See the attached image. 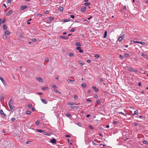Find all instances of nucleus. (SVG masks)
Masks as SVG:
<instances>
[{
	"instance_id": "58",
	"label": "nucleus",
	"mask_w": 148,
	"mask_h": 148,
	"mask_svg": "<svg viewBox=\"0 0 148 148\" xmlns=\"http://www.w3.org/2000/svg\"><path fill=\"white\" fill-rule=\"evenodd\" d=\"M138 86H142L141 83L140 82H139L138 84Z\"/></svg>"
},
{
	"instance_id": "38",
	"label": "nucleus",
	"mask_w": 148,
	"mask_h": 148,
	"mask_svg": "<svg viewBox=\"0 0 148 148\" xmlns=\"http://www.w3.org/2000/svg\"><path fill=\"white\" fill-rule=\"evenodd\" d=\"M97 103L99 105L101 104V102L99 100H97L96 101Z\"/></svg>"
},
{
	"instance_id": "8",
	"label": "nucleus",
	"mask_w": 148,
	"mask_h": 148,
	"mask_svg": "<svg viewBox=\"0 0 148 148\" xmlns=\"http://www.w3.org/2000/svg\"><path fill=\"white\" fill-rule=\"evenodd\" d=\"M76 49L78 50L79 52L80 53H82L83 52V50L81 49V48L80 47H76Z\"/></svg>"
},
{
	"instance_id": "22",
	"label": "nucleus",
	"mask_w": 148,
	"mask_h": 148,
	"mask_svg": "<svg viewBox=\"0 0 148 148\" xmlns=\"http://www.w3.org/2000/svg\"><path fill=\"white\" fill-rule=\"evenodd\" d=\"M75 81V80H71L69 79H68L67 80V82H73Z\"/></svg>"
},
{
	"instance_id": "44",
	"label": "nucleus",
	"mask_w": 148,
	"mask_h": 148,
	"mask_svg": "<svg viewBox=\"0 0 148 148\" xmlns=\"http://www.w3.org/2000/svg\"><path fill=\"white\" fill-rule=\"evenodd\" d=\"M119 58L121 60L123 59V57L121 55H120L119 56Z\"/></svg>"
},
{
	"instance_id": "3",
	"label": "nucleus",
	"mask_w": 148,
	"mask_h": 148,
	"mask_svg": "<svg viewBox=\"0 0 148 148\" xmlns=\"http://www.w3.org/2000/svg\"><path fill=\"white\" fill-rule=\"evenodd\" d=\"M138 113V111L136 110L134 111V113H133L132 111L130 110V115L132 114V115H134L135 114H137Z\"/></svg>"
},
{
	"instance_id": "51",
	"label": "nucleus",
	"mask_w": 148,
	"mask_h": 148,
	"mask_svg": "<svg viewBox=\"0 0 148 148\" xmlns=\"http://www.w3.org/2000/svg\"><path fill=\"white\" fill-rule=\"evenodd\" d=\"M32 41L33 42H35L36 41V39L35 38H32Z\"/></svg>"
},
{
	"instance_id": "56",
	"label": "nucleus",
	"mask_w": 148,
	"mask_h": 148,
	"mask_svg": "<svg viewBox=\"0 0 148 148\" xmlns=\"http://www.w3.org/2000/svg\"><path fill=\"white\" fill-rule=\"evenodd\" d=\"M134 71V69L132 68H130V71L133 72Z\"/></svg>"
},
{
	"instance_id": "32",
	"label": "nucleus",
	"mask_w": 148,
	"mask_h": 148,
	"mask_svg": "<svg viewBox=\"0 0 148 148\" xmlns=\"http://www.w3.org/2000/svg\"><path fill=\"white\" fill-rule=\"evenodd\" d=\"M31 112L30 111L28 110V111H27L26 112V114H27L29 115V114H31Z\"/></svg>"
},
{
	"instance_id": "40",
	"label": "nucleus",
	"mask_w": 148,
	"mask_h": 148,
	"mask_svg": "<svg viewBox=\"0 0 148 148\" xmlns=\"http://www.w3.org/2000/svg\"><path fill=\"white\" fill-rule=\"evenodd\" d=\"M82 86L83 88H84L86 86V85L85 84H82Z\"/></svg>"
},
{
	"instance_id": "36",
	"label": "nucleus",
	"mask_w": 148,
	"mask_h": 148,
	"mask_svg": "<svg viewBox=\"0 0 148 148\" xmlns=\"http://www.w3.org/2000/svg\"><path fill=\"white\" fill-rule=\"evenodd\" d=\"M122 39H123L122 37V36H121L118 39V40L120 42L121 41Z\"/></svg>"
},
{
	"instance_id": "49",
	"label": "nucleus",
	"mask_w": 148,
	"mask_h": 148,
	"mask_svg": "<svg viewBox=\"0 0 148 148\" xmlns=\"http://www.w3.org/2000/svg\"><path fill=\"white\" fill-rule=\"evenodd\" d=\"M88 127H89V128L91 129H93V127L92 126H91L90 125H89Z\"/></svg>"
},
{
	"instance_id": "15",
	"label": "nucleus",
	"mask_w": 148,
	"mask_h": 148,
	"mask_svg": "<svg viewBox=\"0 0 148 148\" xmlns=\"http://www.w3.org/2000/svg\"><path fill=\"white\" fill-rule=\"evenodd\" d=\"M86 7H84L82 8L81 9V11L82 12H84L86 10Z\"/></svg>"
},
{
	"instance_id": "42",
	"label": "nucleus",
	"mask_w": 148,
	"mask_h": 148,
	"mask_svg": "<svg viewBox=\"0 0 148 148\" xmlns=\"http://www.w3.org/2000/svg\"><path fill=\"white\" fill-rule=\"evenodd\" d=\"M54 90H55V92L57 93H60V94L61 93L58 90H57L56 89H55Z\"/></svg>"
},
{
	"instance_id": "7",
	"label": "nucleus",
	"mask_w": 148,
	"mask_h": 148,
	"mask_svg": "<svg viewBox=\"0 0 148 148\" xmlns=\"http://www.w3.org/2000/svg\"><path fill=\"white\" fill-rule=\"evenodd\" d=\"M0 79L1 80L2 82L4 84V85L5 86L6 85V83L5 82V81H4V79L1 76H0Z\"/></svg>"
},
{
	"instance_id": "37",
	"label": "nucleus",
	"mask_w": 148,
	"mask_h": 148,
	"mask_svg": "<svg viewBox=\"0 0 148 148\" xmlns=\"http://www.w3.org/2000/svg\"><path fill=\"white\" fill-rule=\"evenodd\" d=\"M81 62V61L80 60H79L78 61V62L79 63V64H80L81 65V66L83 65L84 64L82 62Z\"/></svg>"
},
{
	"instance_id": "61",
	"label": "nucleus",
	"mask_w": 148,
	"mask_h": 148,
	"mask_svg": "<svg viewBox=\"0 0 148 148\" xmlns=\"http://www.w3.org/2000/svg\"><path fill=\"white\" fill-rule=\"evenodd\" d=\"M20 38H23L24 37V36L22 35H21L20 36Z\"/></svg>"
},
{
	"instance_id": "54",
	"label": "nucleus",
	"mask_w": 148,
	"mask_h": 148,
	"mask_svg": "<svg viewBox=\"0 0 148 148\" xmlns=\"http://www.w3.org/2000/svg\"><path fill=\"white\" fill-rule=\"evenodd\" d=\"M5 21V19L4 18L1 21V22L2 23H4Z\"/></svg>"
},
{
	"instance_id": "6",
	"label": "nucleus",
	"mask_w": 148,
	"mask_h": 148,
	"mask_svg": "<svg viewBox=\"0 0 148 148\" xmlns=\"http://www.w3.org/2000/svg\"><path fill=\"white\" fill-rule=\"evenodd\" d=\"M36 79L40 82H43V80L42 78L40 77H37Z\"/></svg>"
},
{
	"instance_id": "23",
	"label": "nucleus",
	"mask_w": 148,
	"mask_h": 148,
	"mask_svg": "<svg viewBox=\"0 0 148 148\" xmlns=\"http://www.w3.org/2000/svg\"><path fill=\"white\" fill-rule=\"evenodd\" d=\"M143 143L145 144H147L148 143V142L146 140H144L143 141Z\"/></svg>"
},
{
	"instance_id": "46",
	"label": "nucleus",
	"mask_w": 148,
	"mask_h": 148,
	"mask_svg": "<svg viewBox=\"0 0 148 148\" xmlns=\"http://www.w3.org/2000/svg\"><path fill=\"white\" fill-rule=\"evenodd\" d=\"M15 120V118L14 117H13V118H12L11 119V121L12 122H13Z\"/></svg>"
},
{
	"instance_id": "50",
	"label": "nucleus",
	"mask_w": 148,
	"mask_h": 148,
	"mask_svg": "<svg viewBox=\"0 0 148 148\" xmlns=\"http://www.w3.org/2000/svg\"><path fill=\"white\" fill-rule=\"evenodd\" d=\"M66 115L68 117H69L71 116L70 114H66Z\"/></svg>"
},
{
	"instance_id": "63",
	"label": "nucleus",
	"mask_w": 148,
	"mask_h": 148,
	"mask_svg": "<svg viewBox=\"0 0 148 148\" xmlns=\"http://www.w3.org/2000/svg\"><path fill=\"white\" fill-rule=\"evenodd\" d=\"M99 57V56L98 55H96L95 56V57L96 58H98Z\"/></svg>"
},
{
	"instance_id": "25",
	"label": "nucleus",
	"mask_w": 148,
	"mask_h": 148,
	"mask_svg": "<svg viewBox=\"0 0 148 148\" xmlns=\"http://www.w3.org/2000/svg\"><path fill=\"white\" fill-rule=\"evenodd\" d=\"M107 36V32L106 31L104 32V38H106Z\"/></svg>"
},
{
	"instance_id": "20",
	"label": "nucleus",
	"mask_w": 148,
	"mask_h": 148,
	"mask_svg": "<svg viewBox=\"0 0 148 148\" xmlns=\"http://www.w3.org/2000/svg\"><path fill=\"white\" fill-rule=\"evenodd\" d=\"M3 28L4 30H6L7 29V26L5 24H3Z\"/></svg>"
},
{
	"instance_id": "29",
	"label": "nucleus",
	"mask_w": 148,
	"mask_h": 148,
	"mask_svg": "<svg viewBox=\"0 0 148 148\" xmlns=\"http://www.w3.org/2000/svg\"><path fill=\"white\" fill-rule=\"evenodd\" d=\"M74 99L75 100H76L77 99H78V97H77V95H74Z\"/></svg>"
},
{
	"instance_id": "53",
	"label": "nucleus",
	"mask_w": 148,
	"mask_h": 148,
	"mask_svg": "<svg viewBox=\"0 0 148 148\" xmlns=\"http://www.w3.org/2000/svg\"><path fill=\"white\" fill-rule=\"evenodd\" d=\"M31 142H32V141H27L26 142V143L27 144H30Z\"/></svg>"
},
{
	"instance_id": "34",
	"label": "nucleus",
	"mask_w": 148,
	"mask_h": 148,
	"mask_svg": "<svg viewBox=\"0 0 148 148\" xmlns=\"http://www.w3.org/2000/svg\"><path fill=\"white\" fill-rule=\"evenodd\" d=\"M75 45L77 46H80L81 45V44L78 42H77L75 43Z\"/></svg>"
},
{
	"instance_id": "59",
	"label": "nucleus",
	"mask_w": 148,
	"mask_h": 148,
	"mask_svg": "<svg viewBox=\"0 0 148 148\" xmlns=\"http://www.w3.org/2000/svg\"><path fill=\"white\" fill-rule=\"evenodd\" d=\"M65 136L66 137H70L71 136L70 135H65Z\"/></svg>"
},
{
	"instance_id": "31",
	"label": "nucleus",
	"mask_w": 148,
	"mask_h": 148,
	"mask_svg": "<svg viewBox=\"0 0 148 148\" xmlns=\"http://www.w3.org/2000/svg\"><path fill=\"white\" fill-rule=\"evenodd\" d=\"M63 8L61 7H60L59 8V10L61 11V12H62L63 11Z\"/></svg>"
},
{
	"instance_id": "47",
	"label": "nucleus",
	"mask_w": 148,
	"mask_h": 148,
	"mask_svg": "<svg viewBox=\"0 0 148 148\" xmlns=\"http://www.w3.org/2000/svg\"><path fill=\"white\" fill-rule=\"evenodd\" d=\"M40 123V122L38 121H37L36 122V125H38Z\"/></svg>"
},
{
	"instance_id": "11",
	"label": "nucleus",
	"mask_w": 148,
	"mask_h": 148,
	"mask_svg": "<svg viewBox=\"0 0 148 148\" xmlns=\"http://www.w3.org/2000/svg\"><path fill=\"white\" fill-rule=\"evenodd\" d=\"M52 134V133H48L47 132H44L43 133V134L46 135H47L49 136H50L51 134Z\"/></svg>"
},
{
	"instance_id": "26",
	"label": "nucleus",
	"mask_w": 148,
	"mask_h": 148,
	"mask_svg": "<svg viewBox=\"0 0 148 148\" xmlns=\"http://www.w3.org/2000/svg\"><path fill=\"white\" fill-rule=\"evenodd\" d=\"M137 42H138V41H135L134 40H131V43L132 44H135V43H137Z\"/></svg>"
},
{
	"instance_id": "39",
	"label": "nucleus",
	"mask_w": 148,
	"mask_h": 148,
	"mask_svg": "<svg viewBox=\"0 0 148 148\" xmlns=\"http://www.w3.org/2000/svg\"><path fill=\"white\" fill-rule=\"evenodd\" d=\"M124 56L126 57H128L129 56V54L127 53H125Z\"/></svg>"
},
{
	"instance_id": "27",
	"label": "nucleus",
	"mask_w": 148,
	"mask_h": 148,
	"mask_svg": "<svg viewBox=\"0 0 148 148\" xmlns=\"http://www.w3.org/2000/svg\"><path fill=\"white\" fill-rule=\"evenodd\" d=\"M5 34L8 35L9 34H10V33L9 31H7L5 32Z\"/></svg>"
},
{
	"instance_id": "1",
	"label": "nucleus",
	"mask_w": 148,
	"mask_h": 148,
	"mask_svg": "<svg viewBox=\"0 0 148 148\" xmlns=\"http://www.w3.org/2000/svg\"><path fill=\"white\" fill-rule=\"evenodd\" d=\"M0 113L1 114L2 116V117L3 118L5 119L6 118V115L4 113L2 110H0Z\"/></svg>"
},
{
	"instance_id": "2",
	"label": "nucleus",
	"mask_w": 148,
	"mask_h": 148,
	"mask_svg": "<svg viewBox=\"0 0 148 148\" xmlns=\"http://www.w3.org/2000/svg\"><path fill=\"white\" fill-rule=\"evenodd\" d=\"M10 109V111L12 112H13L14 110V107L13 105H9Z\"/></svg>"
},
{
	"instance_id": "64",
	"label": "nucleus",
	"mask_w": 148,
	"mask_h": 148,
	"mask_svg": "<svg viewBox=\"0 0 148 148\" xmlns=\"http://www.w3.org/2000/svg\"><path fill=\"white\" fill-rule=\"evenodd\" d=\"M4 98V97L3 96H1V100H3Z\"/></svg>"
},
{
	"instance_id": "60",
	"label": "nucleus",
	"mask_w": 148,
	"mask_h": 148,
	"mask_svg": "<svg viewBox=\"0 0 148 148\" xmlns=\"http://www.w3.org/2000/svg\"><path fill=\"white\" fill-rule=\"evenodd\" d=\"M32 105L31 104H30L28 105V107L29 108H32Z\"/></svg>"
},
{
	"instance_id": "41",
	"label": "nucleus",
	"mask_w": 148,
	"mask_h": 148,
	"mask_svg": "<svg viewBox=\"0 0 148 148\" xmlns=\"http://www.w3.org/2000/svg\"><path fill=\"white\" fill-rule=\"evenodd\" d=\"M3 38L4 39H6L7 38V37L5 35H4L3 36Z\"/></svg>"
},
{
	"instance_id": "45",
	"label": "nucleus",
	"mask_w": 148,
	"mask_h": 148,
	"mask_svg": "<svg viewBox=\"0 0 148 148\" xmlns=\"http://www.w3.org/2000/svg\"><path fill=\"white\" fill-rule=\"evenodd\" d=\"M70 16L72 18H74L75 17V16L74 15L72 14V15H70Z\"/></svg>"
},
{
	"instance_id": "35",
	"label": "nucleus",
	"mask_w": 148,
	"mask_h": 148,
	"mask_svg": "<svg viewBox=\"0 0 148 148\" xmlns=\"http://www.w3.org/2000/svg\"><path fill=\"white\" fill-rule=\"evenodd\" d=\"M90 2H87L85 3L84 5L85 6H87L90 5Z\"/></svg>"
},
{
	"instance_id": "62",
	"label": "nucleus",
	"mask_w": 148,
	"mask_h": 148,
	"mask_svg": "<svg viewBox=\"0 0 148 148\" xmlns=\"http://www.w3.org/2000/svg\"><path fill=\"white\" fill-rule=\"evenodd\" d=\"M113 123L114 124H116L117 123V122L116 121H114L113 122Z\"/></svg>"
},
{
	"instance_id": "55",
	"label": "nucleus",
	"mask_w": 148,
	"mask_h": 148,
	"mask_svg": "<svg viewBox=\"0 0 148 148\" xmlns=\"http://www.w3.org/2000/svg\"><path fill=\"white\" fill-rule=\"evenodd\" d=\"M7 2L8 3H10L11 2V0H7Z\"/></svg>"
},
{
	"instance_id": "13",
	"label": "nucleus",
	"mask_w": 148,
	"mask_h": 148,
	"mask_svg": "<svg viewBox=\"0 0 148 148\" xmlns=\"http://www.w3.org/2000/svg\"><path fill=\"white\" fill-rule=\"evenodd\" d=\"M60 38L63 39H65L66 40H67L68 38V37H65L64 36H61Z\"/></svg>"
},
{
	"instance_id": "16",
	"label": "nucleus",
	"mask_w": 148,
	"mask_h": 148,
	"mask_svg": "<svg viewBox=\"0 0 148 148\" xmlns=\"http://www.w3.org/2000/svg\"><path fill=\"white\" fill-rule=\"evenodd\" d=\"M78 108V107L76 106H71L70 107V108H72V109H77V108Z\"/></svg>"
},
{
	"instance_id": "43",
	"label": "nucleus",
	"mask_w": 148,
	"mask_h": 148,
	"mask_svg": "<svg viewBox=\"0 0 148 148\" xmlns=\"http://www.w3.org/2000/svg\"><path fill=\"white\" fill-rule=\"evenodd\" d=\"M49 19L50 21H52L53 20V18L51 17H49Z\"/></svg>"
},
{
	"instance_id": "12",
	"label": "nucleus",
	"mask_w": 148,
	"mask_h": 148,
	"mask_svg": "<svg viewBox=\"0 0 148 148\" xmlns=\"http://www.w3.org/2000/svg\"><path fill=\"white\" fill-rule=\"evenodd\" d=\"M27 7V5L22 6L21 7V10H23Z\"/></svg>"
},
{
	"instance_id": "52",
	"label": "nucleus",
	"mask_w": 148,
	"mask_h": 148,
	"mask_svg": "<svg viewBox=\"0 0 148 148\" xmlns=\"http://www.w3.org/2000/svg\"><path fill=\"white\" fill-rule=\"evenodd\" d=\"M139 117L140 118H141V119H143V118H145V117L142 116H140Z\"/></svg>"
},
{
	"instance_id": "9",
	"label": "nucleus",
	"mask_w": 148,
	"mask_h": 148,
	"mask_svg": "<svg viewBox=\"0 0 148 148\" xmlns=\"http://www.w3.org/2000/svg\"><path fill=\"white\" fill-rule=\"evenodd\" d=\"M12 12V10H10L6 14V15L7 16H9Z\"/></svg>"
},
{
	"instance_id": "48",
	"label": "nucleus",
	"mask_w": 148,
	"mask_h": 148,
	"mask_svg": "<svg viewBox=\"0 0 148 148\" xmlns=\"http://www.w3.org/2000/svg\"><path fill=\"white\" fill-rule=\"evenodd\" d=\"M100 145L101 146V148L105 146V145L102 144H100Z\"/></svg>"
},
{
	"instance_id": "28",
	"label": "nucleus",
	"mask_w": 148,
	"mask_h": 148,
	"mask_svg": "<svg viewBox=\"0 0 148 148\" xmlns=\"http://www.w3.org/2000/svg\"><path fill=\"white\" fill-rule=\"evenodd\" d=\"M75 30V28H72L70 30V31L71 32H74Z\"/></svg>"
},
{
	"instance_id": "24",
	"label": "nucleus",
	"mask_w": 148,
	"mask_h": 148,
	"mask_svg": "<svg viewBox=\"0 0 148 148\" xmlns=\"http://www.w3.org/2000/svg\"><path fill=\"white\" fill-rule=\"evenodd\" d=\"M42 90H45L47 89H49V88L48 87H43L42 88Z\"/></svg>"
},
{
	"instance_id": "18",
	"label": "nucleus",
	"mask_w": 148,
	"mask_h": 148,
	"mask_svg": "<svg viewBox=\"0 0 148 148\" xmlns=\"http://www.w3.org/2000/svg\"><path fill=\"white\" fill-rule=\"evenodd\" d=\"M70 21V20L69 19H63V22H69Z\"/></svg>"
},
{
	"instance_id": "19",
	"label": "nucleus",
	"mask_w": 148,
	"mask_h": 148,
	"mask_svg": "<svg viewBox=\"0 0 148 148\" xmlns=\"http://www.w3.org/2000/svg\"><path fill=\"white\" fill-rule=\"evenodd\" d=\"M137 43H138L141 44L142 45H145V42H137Z\"/></svg>"
},
{
	"instance_id": "10",
	"label": "nucleus",
	"mask_w": 148,
	"mask_h": 148,
	"mask_svg": "<svg viewBox=\"0 0 148 148\" xmlns=\"http://www.w3.org/2000/svg\"><path fill=\"white\" fill-rule=\"evenodd\" d=\"M92 88L93 89L95 90V91L96 92H98L99 91L98 89L95 86H92Z\"/></svg>"
},
{
	"instance_id": "30",
	"label": "nucleus",
	"mask_w": 148,
	"mask_h": 148,
	"mask_svg": "<svg viewBox=\"0 0 148 148\" xmlns=\"http://www.w3.org/2000/svg\"><path fill=\"white\" fill-rule=\"evenodd\" d=\"M49 61V59L47 57H45V61L46 62H48Z\"/></svg>"
},
{
	"instance_id": "57",
	"label": "nucleus",
	"mask_w": 148,
	"mask_h": 148,
	"mask_svg": "<svg viewBox=\"0 0 148 148\" xmlns=\"http://www.w3.org/2000/svg\"><path fill=\"white\" fill-rule=\"evenodd\" d=\"M86 62L88 63H90L91 62V61L89 60H87Z\"/></svg>"
},
{
	"instance_id": "17",
	"label": "nucleus",
	"mask_w": 148,
	"mask_h": 148,
	"mask_svg": "<svg viewBox=\"0 0 148 148\" xmlns=\"http://www.w3.org/2000/svg\"><path fill=\"white\" fill-rule=\"evenodd\" d=\"M68 104L69 105H77V104H76V103L75 102L74 103H68Z\"/></svg>"
},
{
	"instance_id": "4",
	"label": "nucleus",
	"mask_w": 148,
	"mask_h": 148,
	"mask_svg": "<svg viewBox=\"0 0 148 148\" xmlns=\"http://www.w3.org/2000/svg\"><path fill=\"white\" fill-rule=\"evenodd\" d=\"M14 104V102L12 99V98H11L9 102H8V105H13Z\"/></svg>"
},
{
	"instance_id": "5",
	"label": "nucleus",
	"mask_w": 148,
	"mask_h": 148,
	"mask_svg": "<svg viewBox=\"0 0 148 148\" xmlns=\"http://www.w3.org/2000/svg\"><path fill=\"white\" fill-rule=\"evenodd\" d=\"M50 142L53 144H55L56 143V140L54 138L51 139L50 140Z\"/></svg>"
},
{
	"instance_id": "14",
	"label": "nucleus",
	"mask_w": 148,
	"mask_h": 148,
	"mask_svg": "<svg viewBox=\"0 0 148 148\" xmlns=\"http://www.w3.org/2000/svg\"><path fill=\"white\" fill-rule=\"evenodd\" d=\"M41 101L44 104H46L47 103V102L46 101L45 99H41Z\"/></svg>"
},
{
	"instance_id": "21",
	"label": "nucleus",
	"mask_w": 148,
	"mask_h": 148,
	"mask_svg": "<svg viewBox=\"0 0 148 148\" xmlns=\"http://www.w3.org/2000/svg\"><path fill=\"white\" fill-rule=\"evenodd\" d=\"M36 131L42 133V132H43L44 131H43L42 130H41L40 129H37L36 130Z\"/></svg>"
},
{
	"instance_id": "33",
	"label": "nucleus",
	"mask_w": 148,
	"mask_h": 148,
	"mask_svg": "<svg viewBox=\"0 0 148 148\" xmlns=\"http://www.w3.org/2000/svg\"><path fill=\"white\" fill-rule=\"evenodd\" d=\"M69 56L71 57H72L74 56L73 54L72 53H70L69 54Z\"/></svg>"
}]
</instances>
